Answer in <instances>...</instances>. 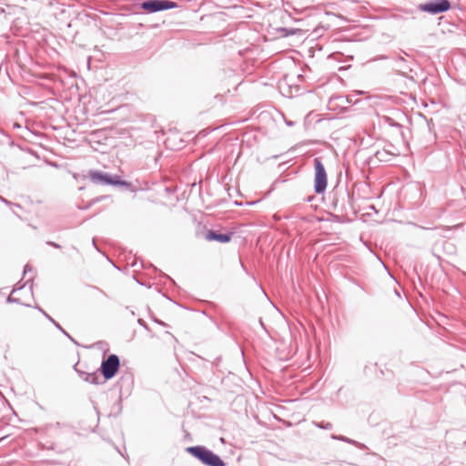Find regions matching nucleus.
Returning a JSON list of instances; mask_svg holds the SVG:
<instances>
[{"mask_svg":"<svg viewBox=\"0 0 466 466\" xmlns=\"http://www.w3.org/2000/svg\"><path fill=\"white\" fill-rule=\"evenodd\" d=\"M186 451L205 466H226L224 461L206 446H190L186 448Z\"/></svg>","mask_w":466,"mask_h":466,"instance_id":"1","label":"nucleus"},{"mask_svg":"<svg viewBox=\"0 0 466 466\" xmlns=\"http://www.w3.org/2000/svg\"><path fill=\"white\" fill-rule=\"evenodd\" d=\"M87 177L96 185L123 186L127 187L131 186L129 182L122 180L116 175H110L96 169H90Z\"/></svg>","mask_w":466,"mask_h":466,"instance_id":"2","label":"nucleus"},{"mask_svg":"<svg viewBox=\"0 0 466 466\" xmlns=\"http://www.w3.org/2000/svg\"><path fill=\"white\" fill-rule=\"evenodd\" d=\"M120 360L116 354H110L101 362L99 370L104 377L103 382L114 378L119 370Z\"/></svg>","mask_w":466,"mask_h":466,"instance_id":"3","label":"nucleus"},{"mask_svg":"<svg viewBox=\"0 0 466 466\" xmlns=\"http://www.w3.org/2000/svg\"><path fill=\"white\" fill-rule=\"evenodd\" d=\"M314 190L317 194H322L326 191L328 186L327 172L320 158H314Z\"/></svg>","mask_w":466,"mask_h":466,"instance_id":"4","label":"nucleus"},{"mask_svg":"<svg viewBox=\"0 0 466 466\" xmlns=\"http://www.w3.org/2000/svg\"><path fill=\"white\" fill-rule=\"evenodd\" d=\"M451 4L449 0H433L420 4L418 9L431 15H439L451 9Z\"/></svg>","mask_w":466,"mask_h":466,"instance_id":"5","label":"nucleus"},{"mask_svg":"<svg viewBox=\"0 0 466 466\" xmlns=\"http://www.w3.org/2000/svg\"><path fill=\"white\" fill-rule=\"evenodd\" d=\"M177 4L170 0H146L141 3V8L149 14L176 8Z\"/></svg>","mask_w":466,"mask_h":466,"instance_id":"6","label":"nucleus"},{"mask_svg":"<svg viewBox=\"0 0 466 466\" xmlns=\"http://www.w3.org/2000/svg\"><path fill=\"white\" fill-rule=\"evenodd\" d=\"M233 235H234V232L221 233L218 230L210 229L206 233L205 238L208 241L228 243L231 240Z\"/></svg>","mask_w":466,"mask_h":466,"instance_id":"7","label":"nucleus"},{"mask_svg":"<svg viewBox=\"0 0 466 466\" xmlns=\"http://www.w3.org/2000/svg\"><path fill=\"white\" fill-rule=\"evenodd\" d=\"M77 364L78 363H76L74 366V370L77 372V374L83 380H85L86 382H88L90 384H95V385L104 383L103 381H100V377H99L97 371L92 372V373L85 372V371L77 369Z\"/></svg>","mask_w":466,"mask_h":466,"instance_id":"8","label":"nucleus"},{"mask_svg":"<svg viewBox=\"0 0 466 466\" xmlns=\"http://www.w3.org/2000/svg\"><path fill=\"white\" fill-rule=\"evenodd\" d=\"M43 314L44 316L48 319L50 320L54 326L59 329L64 335H66L69 339H71L73 342L76 343V341L74 340V339L61 327V325L56 322L51 316H49L46 311H44L42 309L40 308H37Z\"/></svg>","mask_w":466,"mask_h":466,"instance_id":"9","label":"nucleus"},{"mask_svg":"<svg viewBox=\"0 0 466 466\" xmlns=\"http://www.w3.org/2000/svg\"><path fill=\"white\" fill-rule=\"evenodd\" d=\"M331 439L333 440H337V441H344V442H347V443H350V444H352L360 449H364L365 448V445L364 444H361L352 439H350L346 436H343V435H334L332 434L331 435Z\"/></svg>","mask_w":466,"mask_h":466,"instance_id":"10","label":"nucleus"},{"mask_svg":"<svg viewBox=\"0 0 466 466\" xmlns=\"http://www.w3.org/2000/svg\"><path fill=\"white\" fill-rule=\"evenodd\" d=\"M314 425L322 430H331L333 428V426L330 422H325V421L314 422Z\"/></svg>","mask_w":466,"mask_h":466,"instance_id":"11","label":"nucleus"},{"mask_svg":"<svg viewBox=\"0 0 466 466\" xmlns=\"http://www.w3.org/2000/svg\"><path fill=\"white\" fill-rule=\"evenodd\" d=\"M389 155V153L386 151V150H382V151H377L376 154H375V157L380 160V161H387L388 159L385 158V157Z\"/></svg>","mask_w":466,"mask_h":466,"instance_id":"12","label":"nucleus"},{"mask_svg":"<svg viewBox=\"0 0 466 466\" xmlns=\"http://www.w3.org/2000/svg\"><path fill=\"white\" fill-rule=\"evenodd\" d=\"M383 120L386 124L391 127H400L398 123H396L391 117L390 116H383Z\"/></svg>","mask_w":466,"mask_h":466,"instance_id":"13","label":"nucleus"},{"mask_svg":"<svg viewBox=\"0 0 466 466\" xmlns=\"http://www.w3.org/2000/svg\"><path fill=\"white\" fill-rule=\"evenodd\" d=\"M32 280H33V278H30L23 286H20V287H17V288H15L13 289V292L18 290V289H22L24 287H25L27 284L30 283V288L32 289L33 287V283H32Z\"/></svg>","mask_w":466,"mask_h":466,"instance_id":"14","label":"nucleus"},{"mask_svg":"<svg viewBox=\"0 0 466 466\" xmlns=\"http://www.w3.org/2000/svg\"><path fill=\"white\" fill-rule=\"evenodd\" d=\"M7 303H20L19 299L13 298L11 295L6 299Z\"/></svg>","mask_w":466,"mask_h":466,"instance_id":"15","label":"nucleus"},{"mask_svg":"<svg viewBox=\"0 0 466 466\" xmlns=\"http://www.w3.org/2000/svg\"><path fill=\"white\" fill-rule=\"evenodd\" d=\"M46 244L48 246H51V247L55 248H61V246L59 244L54 242V241H47Z\"/></svg>","mask_w":466,"mask_h":466,"instance_id":"16","label":"nucleus"},{"mask_svg":"<svg viewBox=\"0 0 466 466\" xmlns=\"http://www.w3.org/2000/svg\"><path fill=\"white\" fill-rule=\"evenodd\" d=\"M28 271H32V267L26 264L24 268V275H25Z\"/></svg>","mask_w":466,"mask_h":466,"instance_id":"17","label":"nucleus"},{"mask_svg":"<svg viewBox=\"0 0 466 466\" xmlns=\"http://www.w3.org/2000/svg\"><path fill=\"white\" fill-rule=\"evenodd\" d=\"M106 198V196H101V197H98V198H96L93 199V200H92V203H97V202H99V201H101V200L105 199Z\"/></svg>","mask_w":466,"mask_h":466,"instance_id":"18","label":"nucleus"},{"mask_svg":"<svg viewBox=\"0 0 466 466\" xmlns=\"http://www.w3.org/2000/svg\"><path fill=\"white\" fill-rule=\"evenodd\" d=\"M94 204H95V203H92V201H91L88 205H86V206L85 208H84V209H87V208H90L92 205H94Z\"/></svg>","mask_w":466,"mask_h":466,"instance_id":"19","label":"nucleus"},{"mask_svg":"<svg viewBox=\"0 0 466 466\" xmlns=\"http://www.w3.org/2000/svg\"><path fill=\"white\" fill-rule=\"evenodd\" d=\"M71 248L75 250L76 253H79V249L76 246H71Z\"/></svg>","mask_w":466,"mask_h":466,"instance_id":"20","label":"nucleus"},{"mask_svg":"<svg viewBox=\"0 0 466 466\" xmlns=\"http://www.w3.org/2000/svg\"><path fill=\"white\" fill-rule=\"evenodd\" d=\"M396 60L403 62L404 58L402 56H399L398 57H396Z\"/></svg>","mask_w":466,"mask_h":466,"instance_id":"21","label":"nucleus"},{"mask_svg":"<svg viewBox=\"0 0 466 466\" xmlns=\"http://www.w3.org/2000/svg\"><path fill=\"white\" fill-rule=\"evenodd\" d=\"M0 200L5 202V203H6V204H9V201L6 200L5 198H2L1 196H0Z\"/></svg>","mask_w":466,"mask_h":466,"instance_id":"22","label":"nucleus"},{"mask_svg":"<svg viewBox=\"0 0 466 466\" xmlns=\"http://www.w3.org/2000/svg\"><path fill=\"white\" fill-rule=\"evenodd\" d=\"M92 243H93V246H94L96 248H97V247H96V241H95V239H93Z\"/></svg>","mask_w":466,"mask_h":466,"instance_id":"23","label":"nucleus"},{"mask_svg":"<svg viewBox=\"0 0 466 466\" xmlns=\"http://www.w3.org/2000/svg\"><path fill=\"white\" fill-rule=\"evenodd\" d=\"M156 322L158 323V324L164 325V323L159 321V320H156Z\"/></svg>","mask_w":466,"mask_h":466,"instance_id":"24","label":"nucleus"},{"mask_svg":"<svg viewBox=\"0 0 466 466\" xmlns=\"http://www.w3.org/2000/svg\"><path fill=\"white\" fill-rule=\"evenodd\" d=\"M15 127H20L18 124H15Z\"/></svg>","mask_w":466,"mask_h":466,"instance_id":"25","label":"nucleus"},{"mask_svg":"<svg viewBox=\"0 0 466 466\" xmlns=\"http://www.w3.org/2000/svg\"><path fill=\"white\" fill-rule=\"evenodd\" d=\"M96 289L97 290H99V292H102V293H103L102 289H99L98 288H96Z\"/></svg>","mask_w":466,"mask_h":466,"instance_id":"26","label":"nucleus"}]
</instances>
